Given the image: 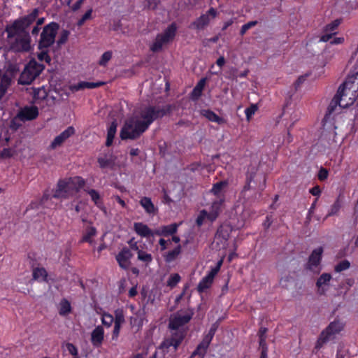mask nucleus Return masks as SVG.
Segmentation results:
<instances>
[{"mask_svg":"<svg viewBox=\"0 0 358 358\" xmlns=\"http://www.w3.org/2000/svg\"><path fill=\"white\" fill-rule=\"evenodd\" d=\"M169 111V107H147L141 110L139 115H135L128 119L120 131V138L122 140H134L146 131L150 124L155 120L162 117Z\"/></svg>","mask_w":358,"mask_h":358,"instance_id":"obj_1","label":"nucleus"},{"mask_svg":"<svg viewBox=\"0 0 358 358\" xmlns=\"http://www.w3.org/2000/svg\"><path fill=\"white\" fill-rule=\"evenodd\" d=\"M336 94L341 100V108H347L355 102L358 97V72L348 77Z\"/></svg>","mask_w":358,"mask_h":358,"instance_id":"obj_2","label":"nucleus"},{"mask_svg":"<svg viewBox=\"0 0 358 358\" xmlns=\"http://www.w3.org/2000/svg\"><path fill=\"white\" fill-rule=\"evenodd\" d=\"M85 185V180L80 177L70 178L67 180H60L53 197L67 199L76 194Z\"/></svg>","mask_w":358,"mask_h":358,"instance_id":"obj_3","label":"nucleus"},{"mask_svg":"<svg viewBox=\"0 0 358 358\" xmlns=\"http://www.w3.org/2000/svg\"><path fill=\"white\" fill-rule=\"evenodd\" d=\"M185 338L182 331H177L170 338H166L150 358H166V355L174 354Z\"/></svg>","mask_w":358,"mask_h":358,"instance_id":"obj_4","label":"nucleus"},{"mask_svg":"<svg viewBox=\"0 0 358 358\" xmlns=\"http://www.w3.org/2000/svg\"><path fill=\"white\" fill-rule=\"evenodd\" d=\"M44 69V65L38 63L35 59L30 60L21 73L18 79V83L21 85L31 84Z\"/></svg>","mask_w":358,"mask_h":358,"instance_id":"obj_5","label":"nucleus"},{"mask_svg":"<svg viewBox=\"0 0 358 358\" xmlns=\"http://www.w3.org/2000/svg\"><path fill=\"white\" fill-rule=\"evenodd\" d=\"M345 325V322L338 319L330 322L320 334L315 348H320L324 343L334 339L336 334L343 330Z\"/></svg>","mask_w":358,"mask_h":358,"instance_id":"obj_6","label":"nucleus"},{"mask_svg":"<svg viewBox=\"0 0 358 358\" xmlns=\"http://www.w3.org/2000/svg\"><path fill=\"white\" fill-rule=\"evenodd\" d=\"M59 29V24L54 22L44 26L40 35L38 49L50 48L55 42Z\"/></svg>","mask_w":358,"mask_h":358,"instance_id":"obj_7","label":"nucleus"},{"mask_svg":"<svg viewBox=\"0 0 358 358\" xmlns=\"http://www.w3.org/2000/svg\"><path fill=\"white\" fill-rule=\"evenodd\" d=\"M10 50L15 52H27L31 50V37L27 31H20L10 43Z\"/></svg>","mask_w":358,"mask_h":358,"instance_id":"obj_8","label":"nucleus"},{"mask_svg":"<svg viewBox=\"0 0 358 358\" xmlns=\"http://www.w3.org/2000/svg\"><path fill=\"white\" fill-rule=\"evenodd\" d=\"M176 26L175 24H171L164 33L158 34L153 44L150 47V50L154 52H159L162 50L164 45L172 41L176 35Z\"/></svg>","mask_w":358,"mask_h":358,"instance_id":"obj_9","label":"nucleus"},{"mask_svg":"<svg viewBox=\"0 0 358 358\" xmlns=\"http://www.w3.org/2000/svg\"><path fill=\"white\" fill-rule=\"evenodd\" d=\"M39 9L34 8L29 14L14 21V27L20 31H27L28 28L37 18Z\"/></svg>","mask_w":358,"mask_h":358,"instance_id":"obj_10","label":"nucleus"},{"mask_svg":"<svg viewBox=\"0 0 358 358\" xmlns=\"http://www.w3.org/2000/svg\"><path fill=\"white\" fill-rule=\"evenodd\" d=\"M192 314L193 313L190 311L177 312L170 318V328L173 329H177L180 327L187 323L192 318Z\"/></svg>","mask_w":358,"mask_h":358,"instance_id":"obj_11","label":"nucleus"},{"mask_svg":"<svg viewBox=\"0 0 358 358\" xmlns=\"http://www.w3.org/2000/svg\"><path fill=\"white\" fill-rule=\"evenodd\" d=\"M75 134V129L73 127L70 126L67 127L64 131H62L59 135L57 136L51 144L50 145V148L51 150H55L58 147H60L64 142L68 139L70 136H73Z\"/></svg>","mask_w":358,"mask_h":358,"instance_id":"obj_12","label":"nucleus"},{"mask_svg":"<svg viewBox=\"0 0 358 358\" xmlns=\"http://www.w3.org/2000/svg\"><path fill=\"white\" fill-rule=\"evenodd\" d=\"M132 257V253L127 248H124L116 256V259L120 266L124 269H127L130 265V259Z\"/></svg>","mask_w":358,"mask_h":358,"instance_id":"obj_13","label":"nucleus"},{"mask_svg":"<svg viewBox=\"0 0 358 358\" xmlns=\"http://www.w3.org/2000/svg\"><path fill=\"white\" fill-rule=\"evenodd\" d=\"M323 249L322 247L315 249L309 257L308 262L307 264V268L315 271L317 266L320 264Z\"/></svg>","mask_w":358,"mask_h":358,"instance_id":"obj_14","label":"nucleus"},{"mask_svg":"<svg viewBox=\"0 0 358 358\" xmlns=\"http://www.w3.org/2000/svg\"><path fill=\"white\" fill-rule=\"evenodd\" d=\"M18 117L22 121L32 120L38 115V110L36 106H27L22 108L17 113Z\"/></svg>","mask_w":358,"mask_h":358,"instance_id":"obj_15","label":"nucleus"},{"mask_svg":"<svg viewBox=\"0 0 358 358\" xmlns=\"http://www.w3.org/2000/svg\"><path fill=\"white\" fill-rule=\"evenodd\" d=\"M217 273V268H212L209 273L204 277L199 282L197 287V290L199 292H204L206 289L209 288L213 283L214 277Z\"/></svg>","mask_w":358,"mask_h":358,"instance_id":"obj_16","label":"nucleus"},{"mask_svg":"<svg viewBox=\"0 0 358 358\" xmlns=\"http://www.w3.org/2000/svg\"><path fill=\"white\" fill-rule=\"evenodd\" d=\"M104 338V331L101 326L96 327L91 333V342L92 345L99 348L102 345Z\"/></svg>","mask_w":358,"mask_h":358,"instance_id":"obj_17","label":"nucleus"},{"mask_svg":"<svg viewBox=\"0 0 358 358\" xmlns=\"http://www.w3.org/2000/svg\"><path fill=\"white\" fill-rule=\"evenodd\" d=\"M227 186L228 182L227 180L220 181L213 185L210 191L218 199H224V192Z\"/></svg>","mask_w":358,"mask_h":358,"instance_id":"obj_18","label":"nucleus"},{"mask_svg":"<svg viewBox=\"0 0 358 358\" xmlns=\"http://www.w3.org/2000/svg\"><path fill=\"white\" fill-rule=\"evenodd\" d=\"M211 341V338L205 336L201 343L197 346L196 349L192 353L191 357L199 355L201 358H203Z\"/></svg>","mask_w":358,"mask_h":358,"instance_id":"obj_19","label":"nucleus"},{"mask_svg":"<svg viewBox=\"0 0 358 358\" xmlns=\"http://www.w3.org/2000/svg\"><path fill=\"white\" fill-rule=\"evenodd\" d=\"M224 202V199H220L213 201L210 207V210L209 213H208V218L210 220L213 221L217 218L221 210V207Z\"/></svg>","mask_w":358,"mask_h":358,"instance_id":"obj_20","label":"nucleus"},{"mask_svg":"<svg viewBox=\"0 0 358 358\" xmlns=\"http://www.w3.org/2000/svg\"><path fill=\"white\" fill-rule=\"evenodd\" d=\"M134 228L135 231L142 237H149L154 236L152 231L150 229L146 224L142 222L134 223Z\"/></svg>","mask_w":358,"mask_h":358,"instance_id":"obj_21","label":"nucleus"},{"mask_svg":"<svg viewBox=\"0 0 358 358\" xmlns=\"http://www.w3.org/2000/svg\"><path fill=\"white\" fill-rule=\"evenodd\" d=\"M115 157L112 155L104 157H100L98 158V163L101 169L105 168H113L115 164Z\"/></svg>","mask_w":358,"mask_h":358,"instance_id":"obj_22","label":"nucleus"},{"mask_svg":"<svg viewBox=\"0 0 358 358\" xmlns=\"http://www.w3.org/2000/svg\"><path fill=\"white\" fill-rule=\"evenodd\" d=\"M104 85L103 82H96V83H92V82H80L78 83L77 85L72 87V90L78 91L80 90H84L85 88L87 89H93L96 87H99L100 86H102Z\"/></svg>","mask_w":358,"mask_h":358,"instance_id":"obj_23","label":"nucleus"},{"mask_svg":"<svg viewBox=\"0 0 358 358\" xmlns=\"http://www.w3.org/2000/svg\"><path fill=\"white\" fill-rule=\"evenodd\" d=\"M140 204L145 209L146 213L149 214H155L157 211V208L155 207L151 199L149 197H143L140 201Z\"/></svg>","mask_w":358,"mask_h":358,"instance_id":"obj_24","label":"nucleus"},{"mask_svg":"<svg viewBox=\"0 0 358 358\" xmlns=\"http://www.w3.org/2000/svg\"><path fill=\"white\" fill-rule=\"evenodd\" d=\"M201 113L203 116L211 122H217L219 124H222L224 122V120L222 117H219L214 112L210 110H201Z\"/></svg>","mask_w":358,"mask_h":358,"instance_id":"obj_25","label":"nucleus"},{"mask_svg":"<svg viewBox=\"0 0 358 358\" xmlns=\"http://www.w3.org/2000/svg\"><path fill=\"white\" fill-rule=\"evenodd\" d=\"M117 126V124L116 121H113L108 129L107 139L106 142V145L108 147L111 145L113 143V141L116 133Z\"/></svg>","mask_w":358,"mask_h":358,"instance_id":"obj_26","label":"nucleus"},{"mask_svg":"<svg viewBox=\"0 0 358 358\" xmlns=\"http://www.w3.org/2000/svg\"><path fill=\"white\" fill-rule=\"evenodd\" d=\"M209 22L210 18L208 17V15L203 14L193 22V26L198 29H203L206 25H208Z\"/></svg>","mask_w":358,"mask_h":358,"instance_id":"obj_27","label":"nucleus"},{"mask_svg":"<svg viewBox=\"0 0 358 358\" xmlns=\"http://www.w3.org/2000/svg\"><path fill=\"white\" fill-rule=\"evenodd\" d=\"M33 279L34 280H42L43 281H47L48 273L45 268H35L33 270Z\"/></svg>","mask_w":358,"mask_h":358,"instance_id":"obj_28","label":"nucleus"},{"mask_svg":"<svg viewBox=\"0 0 358 358\" xmlns=\"http://www.w3.org/2000/svg\"><path fill=\"white\" fill-rule=\"evenodd\" d=\"M96 234V230L94 227H88L86 229V233L83 235L80 242H88L90 244L93 243L92 238Z\"/></svg>","mask_w":358,"mask_h":358,"instance_id":"obj_29","label":"nucleus"},{"mask_svg":"<svg viewBox=\"0 0 358 358\" xmlns=\"http://www.w3.org/2000/svg\"><path fill=\"white\" fill-rule=\"evenodd\" d=\"M181 252V246L178 245L174 250L169 251L165 255V260L167 262H171L175 260Z\"/></svg>","mask_w":358,"mask_h":358,"instance_id":"obj_30","label":"nucleus"},{"mask_svg":"<svg viewBox=\"0 0 358 358\" xmlns=\"http://www.w3.org/2000/svg\"><path fill=\"white\" fill-rule=\"evenodd\" d=\"M38 50L40 52L37 53L38 59L41 62H45L46 63L50 64L51 62V57L48 55L49 48Z\"/></svg>","mask_w":358,"mask_h":358,"instance_id":"obj_31","label":"nucleus"},{"mask_svg":"<svg viewBox=\"0 0 358 358\" xmlns=\"http://www.w3.org/2000/svg\"><path fill=\"white\" fill-rule=\"evenodd\" d=\"M33 95L35 101H37L45 99L48 96V92L44 87H39L34 90Z\"/></svg>","mask_w":358,"mask_h":358,"instance_id":"obj_32","label":"nucleus"},{"mask_svg":"<svg viewBox=\"0 0 358 358\" xmlns=\"http://www.w3.org/2000/svg\"><path fill=\"white\" fill-rule=\"evenodd\" d=\"M205 82V79H201L193 90L192 96L194 99H197L201 95V92L203 89Z\"/></svg>","mask_w":358,"mask_h":358,"instance_id":"obj_33","label":"nucleus"},{"mask_svg":"<svg viewBox=\"0 0 358 358\" xmlns=\"http://www.w3.org/2000/svg\"><path fill=\"white\" fill-rule=\"evenodd\" d=\"M180 224L173 223L169 225L162 227L164 236H167L170 235H173L176 233L178 227Z\"/></svg>","mask_w":358,"mask_h":358,"instance_id":"obj_34","label":"nucleus"},{"mask_svg":"<svg viewBox=\"0 0 358 358\" xmlns=\"http://www.w3.org/2000/svg\"><path fill=\"white\" fill-rule=\"evenodd\" d=\"M60 308L59 310V313L60 315H66L71 312V305L70 303L66 300L63 299L60 302Z\"/></svg>","mask_w":358,"mask_h":358,"instance_id":"obj_35","label":"nucleus"},{"mask_svg":"<svg viewBox=\"0 0 358 358\" xmlns=\"http://www.w3.org/2000/svg\"><path fill=\"white\" fill-rule=\"evenodd\" d=\"M331 279V275L329 273H324L320 275L317 279L316 285L317 287H321L323 285H328L329 282Z\"/></svg>","mask_w":358,"mask_h":358,"instance_id":"obj_36","label":"nucleus"},{"mask_svg":"<svg viewBox=\"0 0 358 358\" xmlns=\"http://www.w3.org/2000/svg\"><path fill=\"white\" fill-rule=\"evenodd\" d=\"M341 100L338 98V95L336 94L334 96V97L333 98V99L331 100V101L327 108L328 114L330 115V114L333 113L336 110L337 106H339L341 107Z\"/></svg>","mask_w":358,"mask_h":358,"instance_id":"obj_37","label":"nucleus"},{"mask_svg":"<svg viewBox=\"0 0 358 358\" xmlns=\"http://www.w3.org/2000/svg\"><path fill=\"white\" fill-rule=\"evenodd\" d=\"M350 263L348 260H343L339 262L334 268L335 271L339 273L350 268Z\"/></svg>","mask_w":358,"mask_h":358,"instance_id":"obj_38","label":"nucleus"},{"mask_svg":"<svg viewBox=\"0 0 358 358\" xmlns=\"http://www.w3.org/2000/svg\"><path fill=\"white\" fill-rule=\"evenodd\" d=\"M138 259L145 263H150L152 260V257L150 254H148L142 250H138Z\"/></svg>","mask_w":358,"mask_h":358,"instance_id":"obj_39","label":"nucleus"},{"mask_svg":"<svg viewBox=\"0 0 358 358\" xmlns=\"http://www.w3.org/2000/svg\"><path fill=\"white\" fill-rule=\"evenodd\" d=\"M255 168L253 167L250 172H248V176H247V182L243 187V191H247L250 189V182L253 180L255 174Z\"/></svg>","mask_w":358,"mask_h":358,"instance_id":"obj_40","label":"nucleus"},{"mask_svg":"<svg viewBox=\"0 0 358 358\" xmlns=\"http://www.w3.org/2000/svg\"><path fill=\"white\" fill-rule=\"evenodd\" d=\"M6 31L8 33V38L9 39H15L20 32L18 29L14 27V23L12 24L10 27H7Z\"/></svg>","mask_w":358,"mask_h":358,"instance_id":"obj_41","label":"nucleus"},{"mask_svg":"<svg viewBox=\"0 0 358 358\" xmlns=\"http://www.w3.org/2000/svg\"><path fill=\"white\" fill-rule=\"evenodd\" d=\"M180 280V276L178 273H174L170 276L167 281V285L173 287H175Z\"/></svg>","mask_w":358,"mask_h":358,"instance_id":"obj_42","label":"nucleus"},{"mask_svg":"<svg viewBox=\"0 0 358 358\" xmlns=\"http://www.w3.org/2000/svg\"><path fill=\"white\" fill-rule=\"evenodd\" d=\"M69 36V31L64 30V29L62 30V31L61 32V34L59 36V38L57 41V45L60 46V45L64 44L67 41Z\"/></svg>","mask_w":358,"mask_h":358,"instance_id":"obj_43","label":"nucleus"},{"mask_svg":"<svg viewBox=\"0 0 358 358\" xmlns=\"http://www.w3.org/2000/svg\"><path fill=\"white\" fill-rule=\"evenodd\" d=\"M111 57H112V52L110 51L105 52L102 55V56L99 62V65L106 66V63L109 60H110Z\"/></svg>","mask_w":358,"mask_h":358,"instance_id":"obj_44","label":"nucleus"},{"mask_svg":"<svg viewBox=\"0 0 358 358\" xmlns=\"http://www.w3.org/2000/svg\"><path fill=\"white\" fill-rule=\"evenodd\" d=\"M22 122H24L20 117H18V115H17L10 122V128L13 130H17L20 127L22 126Z\"/></svg>","mask_w":358,"mask_h":358,"instance_id":"obj_45","label":"nucleus"},{"mask_svg":"<svg viewBox=\"0 0 358 358\" xmlns=\"http://www.w3.org/2000/svg\"><path fill=\"white\" fill-rule=\"evenodd\" d=\"M258 22L255 20V21H250L246 24H245L244 25L242 26L241 29V31H240V34L241 36H243L246 31L252 28V27H255L257 24Z\"/></svg>","mask_w":358,"mask_h":358,"instance_id":"obj_46","label":"nucleus"},{"mask_svg":"<svg viewBox=\"0 0 358 358\" xmlns=\"http://www.w3.org/2000/svg\"><path fill=\"white\" fill-rule=\"evenodd\" d=\"M102 323L103 325L109 327L114 321V318L110 314L104 313L102 315Z\"/></svg>","mask_w":358,"mask_h":358,"instance_id":"obj_47","label":"nucleus"},{"mask_svg":"<svg viewBox=\"0 0 358 358\" xmlns=\"http://www.w3.org/2000/svg\"><path fill=\"white\" fill-rule=\"evenodd\" d=\"M114 323L116 325L121 326L124 322V317L122 312H116Z\"/></svg>","mask_w":358,"mask_h":358,"instance_id":"obj_48","label":"nucleus"},{"mask_svg":"<svg viewBox=\"0 0 358 358\" xmlns=\"http://www.w3.org/2000/svg\"><path fill=\"white\" fill-rule=\"evenodd\" d=\"M257 110V106L255 104L251 105L249 108L245 109V115L248 120H249L251 116L255 114Z\"/></svg>","mask_w":358,"mask_h":358,"instance_id":"obj_49","label":"nucleus"},{"mask_svg":"<svg viewBox=\"0 0 358 358\" xmlns=\"http://www.w3.org/2000/svg\"><path fill=\"white\" fill-rule=\"evenodd\" d=\"M208 213L206 210H203L201 211L200 215L198 216V217L196 220V224L200 227L203 224V220L206 217H208Z\"/></svg>","mask_w":358,"mask_h":358,"instance_id":"obj_50","label":"nucleus"},{"mask_svg":"<svg viewBox=\"0 0 358 358\" xmlns=\"http://www.w3.org/2000/svg\"><path fill=\"white\" fill-rule=\"evenodd\" d=\"M341 208V204L338 201H336L331 206L330 211L329 212L327 216H331L336 215Z\"/></svg>","mask_w":358,"mask_h":358,"instance_id":"obj_51","label":"nucleus"},{"mask_svg":"<svg viewBox=\"0 0 358 358\" xmlns=\"http://www.w3.org/2000/svg\"><path fill=\"white\" fill-rule=\"evenodd\" d=\"M92 9L88 10L85 15L81 17L80 20L78 22V26H82L85 22L87 20H89L92 16Z\"/></svg>","mask_w":358,"mask_h":358,"instance_id":"obj_52","label":"nucleus"},{"mask_svg":"<svg viewBox=\"0 0 358 358\" xmlns=\"http://www.w3.org/2000/svg\"><path fill=\"white\" fill-rule=\"evenodd\" d=\"M292 280V278L290 275H285L280 280V285L284 288H287Z\"/></svg>","mask_w":358,"mask_h":358,"instance_id":"obj_53","label":"nucleus"},{"mask_svg":"<svg viewBox=\"0 0 358 358\" xmlns=\"http://www.w3.org/2000/svg\"><path fill=\"white\" fill-rule=\"evenodd\" d=\"M145 6L150 10H155L158 6V1L157 0H147Z\"/></svg>","mask_w":358,"mask_h":358,"instance_id":"obj_54","label":"nucleus"},{"mask_svg":"<svg viewBox=\"0 0 358 358\" xmlns=\"http://www.w3.org/2000/svg\"><path fill=\"white\" fill-rule=\"evenodd\" d=\"M220 238H222L225 241H227L229 238L228 233L227 231L224 232L222 228L219 229L215 235L216 239H218Z\"/></svg>","mask_w":358,"mask_h":358,"instance_id":"obj_55","label":"nucleus"},{"mask_svg":"<svg viewBox=\"0 0 358 358\" xmlns=\"http://www.w3.org/2000/svg\"><path fill=\"white\" fill-rule=\"evenodd\" d=\"M339 24H340V21L338 20H336L334 21L332 23L327 24L326 26L325 31L327 32L333 31L337 28V27L338 26Z\"/></svg>","mask_w":358,"mask_h":358,"instance_id":"obj_56","label":"nucleus"},{"mask_svg":"<svg viewBox=\"0 0 358 358\" xmlns=\"http://www.w3.org/2000/svg\"><path fill=\"white\" fill-rule=\"evenodd\" d=\"M87 192L90 195L92 201H94L96 204H98V201L99 200L100 198L98 192L96 191L95 189H90Z\"/></svg>","mask_w":358,"mask_h":358,"instance_id":"obj_57","label":"nucleus"},{"mask_svg":"<svg viewBox=\"0 0 358 358\" xmlns=\"http://www.w3.org/2000/svg\"><path fill=\"white\" fill-rule=\"evenodd\" d=\"M318 178L320 180H324L328 177V171L324 168H321L318 173Z\"/></svg>","mask_w":358,"mask_h":358,"instance_id":"obj_58","label":"nucleus"},{"mask_svg":"<svg viewBox=\"0 0 358 358\" xmlns=\"http://www.w3.org/2000/svg\"><path fill=\"white\" fill-rule=\"evenodd\" d=\"M259 345L262 348V352H265L267 354V346L266 343V336L259 337Z\"/></svg>","mask_w":358,"mask_h":358,"instance_id":"obj_59","label":"nucleus"},{"mask_svg":"<svg viewBox=\"0 0 358 358\" xmlns=\"http://www.w3.org/2000/svg\"><path fill=\"white\" fill-rule=\"evenodd\" d=\"M0 157L4 159L10 158L12 157H14L13 155L11 153L10 150L9 148H4L1 151L0 154Z\"/></svg>","mask_w":358,"mask_h":358,"instance_id":"obj_60","label":"nucleus"},{"mask_svg":"<svg viewBox=\"0 0 358 358\" xmlns=\"http://www.w3.org/2000/svg\"><path fill=\"white\" fill-rule=\"evenodd\" d=\"M67 350L69 352V353L73 356L77 355L78 351L77 348L71 343H68L66 345Z\"/></svg>","mask_w":358,"mask_h":358,"instance_id":"obj_61","label":"nucleus"},{"mask_svg":"<svg viewBox=\"0 0 358 358\" xmlns=\"http://www.w3.org/2000/svg\"><path fill=\"white\" fill-rule=\"evenodd\" d=\"M217 325L216 324H213L212 327H210L208 333L206 335V336L209 337L210 338L213 339L215 333L217 330Z\"/></svg>","mask_w":358,"mask_h":358,"instance_id":"obj_62","label":"nucleus"},{"mask_svg":"<svg viewBox=\"0 0 358 358\" xmlns=\"http://www.w3.org/2000/svg\"><path fill=\"white\" fill-rule=\"evenodd\" d=\"M120 327L121 326L115 324L112 335L113 340H117L120 334Z\"/></svg>","mask_w":358,"mask_h":358,"instance_id":"obj_63","label":"nucleus"},{"mask_svg":"<svg viewBox=\"0 0 358 358\" xmlns=\"http://www.w3.org/2000/svg\"><path fill=\"white\" fill-rule=\"evenodd\" d=\"M307 76H308V74H306L304 76H301L298 78V79L296 80V81L294 83L296 89H297V87H299L305 81Z\"/></svg>","mask_w":358,"mask_h":358,"instance_id":"obj_64","label":"nucleus"}]
</instances>
